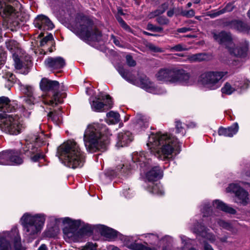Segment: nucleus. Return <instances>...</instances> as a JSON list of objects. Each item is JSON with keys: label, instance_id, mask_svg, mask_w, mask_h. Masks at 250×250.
I'll return each instance as SVG.
<instances>
[{"label": "nucleus", "instance_id": "obj_1", "mask_svg": "<svg viewBox=\"0 0 250 250\" xmlns=\"http://www.w3.org/2000/svg\"><path fill=\"white\" fill-rule=\"evenodd\" d=\"M111 133L105 125L93 124L88 125L84 136L85 146L88 151L94 152L97 150L104 151L110 143Z\"/></svg>", "mask_w": 250, "mask_h": 250}, {"label": "nucleus", "instance_id": "obj_2", "mask_svg": "<svg viewBox=\"0 0 250 250\" xmlns=\"http://www.w3.org/2000/svg\"><path fill=\"white\" fill-rule=\"evenodd\" d=\"M149 142L153 146H157L154 153V155L163 160L169 159L172 157V154L179 152L180 145L177 139L167 134L157 133L152 134L149 137Z\"/></svg>", "mask_w": 250, "mask_h": 250}, {"label": "nucleus", "instance_id": "obj_3", "mask_svg": "<svg viewBox=\"0 0 250 250\" xmlns=\"http://www.w3.org/2000/svg\"><path fill=\"white\" fill-rule=\"evenodd\" d=\"M58 153L64 164L69 167L75 168L81 167L84 157L79 145L73 141H67L58 149Z\"/></svg>", "mask_w": 250, "mask_h": 250}, {"label": "nucleus", "instance_id": "obj_4", "mask_svg": "<svg viewBox=\"0 0 250 250\" xmlns=\"http://www.w3.org/2000/svg\"><path fill=\"white\" fill-rule=\"evenodd\" d=\"M71 30L83 40H88L95 36L96 39L102 36V33L94 26L92 20L82 14H77L71 24Z\"/></svg>", "mask_w": 250, "mask_h": 250}, {"label": "nucleus", "instance_id": "obj_5", "mask_svg": "<svg viewBox=\"0 0 250 250\" xmlns=\"http://www.w3.org/2000/svg\"><path fill=\"white\" fill-rule=\"evenodd\" d=\"M117 70L125 80L134 85L140 86L148 92L154 94H162L166 92L164 89L155 86L145 75L140 76L138 80L131 72L124 69L121 66H118Z\"/></svg>", "mask_w": 250, "mask_h": 250}, {"label": "nucleus", "instance_id": "obj_6", "mask_svg": "<svg viewBox=\"0 0 250 250\" xmlns=\"http://www.w3.org/2000/svg\"><path fill=\"white\" fill-rule=\"evenodd\" d=\"M45 220L43 215H33L30 213H25L21 218V222L26 235L32 238H35L41 232Z\"/></svg>", "mask_w": 250, "mask_h": 250}, {"label": "nucleus", "instance_id": "obj_7", "mask_svg": "<svg viewBox=\"0 0 250 250\" xmlns=\"http://www.w3.org/2000/svg\"><path fill=\"white\" fill-rule=\"evenodd\" d=\"M25 141V146L21 149L22 153L30 157L33 161H38L43 157L38 147L43 143V141L38 135H29Z\"/></svg>", "mask_w": 250, "mask_h": 250}, {"label": "nucleus", "instance_id": "obj_8", "mask_svg": "<svg viewBox=\"0 0 250 250\" xmlns=\"http://www.w3.org/2000/svg\"><path fill=\"white\" fill-rule=\"evenodd\" d=\"M14 243L15 250H25L21 246V238L17 227H14L10 231L0 234V250H11L10 242Z\"/></svg>", "mask_w": 250, "mask_h": 250}, {"label": "nucleus", "instance_id": "obj_9", "mask_svg": "<svg viewBox=\"0 0 250 250\" xmlns=\"http://www.w3.org/2000/svg\"><path fill=\"white\" fill-rule=\"evenodd\" d=\"M40 86L41 89L44 91L52 92L53 93L52 98L50 100H46L45 104L54 107L58 104L62 102L61 98L62 94L59 92L60 83L57 81H52L48 79L43 78L42 79Z\"/></svg>", "mask_w": 250, "mask_h": 250}, {"label": "nucleus", "instance_id": "obj_10", "mask_svg": "<svg viewBox=\"0 0 250 250\" xmlns=\"http://www.w3.org/2000/svg\"><path fill=\"white\" fill-rule=\"evenodd\" d=\"M0 127L10 134L17 135L20 133L22 125L18 116L13 117L12 115H9L2 117L0 113Z\"/></svg>", "mask_w": 250, "mask_h": 250}, {"label": "nucleus", "instance_id": "obj_11", "mask_svg": "<svg viewBox=\"0 0 250 250\" xmlns=\"http://www.w3.org/2000/svg\"><path fill=\"white\" fill-rule=\"evenodd\" d=\"M227 72H208L201 75L200 81L204 86L212 89L217 87L216 84L227 74Z\"/></svg>", "mask_w": 250, "mask_h": 250}, {"label": "nucleus", "instance_id": "obj_12", "mask_svg": "<svg viewBox=\"0 0 250 250\" xmlns=\"http://www.w3.org/2000/svg\"><path fill=\"white\" fill-rule=\"evenodd\" d=\"M211 34L215 41L220 44H224L230 54L233 53L234 44L229 33L225 31L217 32L213 31L211 32Z\"/></svg>", "mask_w": 250, "mask_h": 250}, {"label": "nucleus", "instance_id": "obj_13", "mask_svg": "<svg viewBox=\"0 0 250 250\" xmlns=\"http://www.w3.org/2000/svg\"><path fill=\"white\" fill-rule=\"evenodd\" d=\"M173 83H180L185 85H192L194 80L190 74L183 69L174 68Z\"/></svg>", "mask_w": 250, "mask_h": 250}, {"label": "nucleus", "instance_id": "obj_14", "mask_svg": "<svg viewBox=\"0 0 250 250\" xmlns=\"http://www.w3.org/2000/svg\"><path fill=\"white\" fill-rule=\"evenodd\" d=\"M174 68H162L155 75L157 81L163 83H173Z\"/></svg>", "mask_w": 250, "mask_h": 250}, {"label": "nucleus", "instance_id": "obj_15", "mask_svg": "<svg viewBox=\"0 0 250 250\" xmlns=\"http://www.w3.org/2000/svg\"><path fill=\"white\" fill-rule=\"evenodd\" d=\"M191 230L198 236L206 238L211 242L215 240V236L212 234L208 232V229L198 222L194 223L191 228Z\"/></svg>", "mask_w": 250, "mask_h": 250}, {"label": "nucleus", "instance_id": "obj_16", "mask_svg": "<svg viewBox=\"0 0 250 250\" xmlns=\"http://www.w3.org/2000/svg\"><path fill=\"white\" fill-rule=\"evenodd\" d=\"M34 24L36 27L42 31L50 30L54 28V24L51 21L44 15L38 16L34 20Z\"/></svg>", "mask_w": 250, "mask_h": 250}, {"label": "nucleus", "instance_id": "obj_17", "mask_svg": "<svg viewBox=\"0 0 250 250\" xmlns=\"http://www.w3.org/2000/svg\"><path fill=\"white\" fill-rule=\"evenodd\" d=\"M0 13L2 17L7 21H12L18 16V13L10 4L4 3L2 5L0 9Z\"/></svg>", "mask_w": 250, "mask_h": 250}, {"label": "nucleus", "instance_id": "obj_18", "mask_svg": "<svg viewBox=\"0 0 250 250\" xmlns=\"http://www.w3.org/2000/svg\"><path fill=\"white\" fill-rule=\"evenodd\" d=\"M44 64L48 68L54 70L63 68L65 65V62L64 59L61 57H49L45 60Z\"/></svg>", "mask_w": 250, "mask_h": 250}, {"label": "nucleus", "instance_id": "obj_19", "mask_svg": "<svg viewBox=\"0 0 250 250\" xmlns=\"http://www.w3.org/2000/svg\"><path fill=\"white\" fill-rule=\"evenodd\" d=\"M235 201L243 206H246L250 202L249 194L244 188L238 187L235 184Z\"/></svg>", "mask_w": 250, "mask_h": 250}, {"label": "nucleus", "instance_id": "obj_20", "mask_svg": "<svg viewBox=\"0 0 250 250\" xmlns=\"http://www.w3.org/2000/svg\"><path fill=\"white\" fill-rule=\"evenodd\" d=\"M17 108V104L13 101L11 102L8 97L4 96L0 97V111L13 112Z\"/></svg>", "mask_w": 250, "mask_h": 250}, {"label": "nucleus", "instance_id": "obj_21", "mask_svg": "<svg viewBox=\"0 0 250 250\" xmlns=\"http://www.w3.org/2000/svg\"><path fill=\"white\" fill-rule=\"evenodd\" d=\"M23 154L21 150H9V162L10 165H20L23 163V158L21 154Z\"/></svg>", "mask_w": 250, "mask_h": 250}, {"label": "nucleus", "instance_id": "obj_22", "mask_svg": "<svg viewBox=\"0 0 250 250\" xmlns=\"http://www.w3.org/2000/svg\"><path fill=\"white\" fill-rule=\"evenodd\" d=\"M133 137L132 134L129 131L121 132L118 135V141L117 146L118 147H123L127 146L132 142Z\"/></svg>", "mask_w": 250, "mask_h": 250}, {"label": "nucleus", "instance_id": "obj_23", "mask_svg": "<svg viewBox=\"0 0 250 250\" xmlns=\"http://www.w3.org/2000/svg\"><path fill=\"white\" fill-rule=\"evenodd\" d=\"M247 46L245 44L237 47V52H235V66H240L242 64L244 58L247 56Z\"/></svg>", "mask_w": 250, "mask_h": 250}, {"label": "nucleus", "instance_id": "obj_24", "mask_svg": "<svg viewBox=\"0 0 250 250\" xmlns=\"http://www.w3.org/2000/svg\"><path fill=\"white\" fill-rule=\"evenodd\" d=\"M146 176L149 181H153L162 177L163 171L159 166H155L147 173Z\"/></svg>", "mask_w": 250, "mask_h": 250}, {"label": "nucleus", "instance_id": "obj_25", "mask_svg": "<svg viewBox=\"0 0 250 250\" xmlns=\"http://www.w3.org/2000/svg\"><path fill=\"white\" fill-rule=\"evenodd\" d=\"M6 46L7 48L12 54L13 56L20 55L21 53V49L20 45L16 41L11 40L6 42Z\"/></svg>", "mask_w": 250, "mask_h": 250}, {"label": "nucleus", "instance_id": "obj_26", "mask_svg": "<svg viewBox=\"0 0 250 250\" xmlns=\"http://www.w3.org/2000/svg\"><path fill=\"white\" fill-rule=\"evenodd\" d=\"M23 92L25 95V101L28 104H34L37 102L34 96L33 88L30 86H25L22 89Z\"/></svg>", "mask_w": 250, "mask_h": 250}, {"label": "nucleus", "instance_id": "obj_27", "mask_svg": "<svg viewBox=\"0 0 250 250\" xmlns=\"http://www.w3.org/2000/svg\"><path fill=\"white\" fill-rule=\"evenodd\" d=\"M234 6L233 2L228 3L223 9L220 10L212 11L207 14V15L211 18H215L225 13L229 12L233 10Z\"/></svg>", "mask_w": 250, "mask_h": 250}, {"label": "nucleus", "instance_id": "obj_28", "mask_svg": "<svg viewBox=\"0 0 250 250\" xmlns=\"http://www.w3.org/2000/svg\"><path fill=\"white\" fill-rule=\"evenodd\" d=\"M136 159L141 167H146L149 165L151 162V159L149 158V154L148 152H140L137 155Z\"/></svg>", "mask_w": 250, "mask_h": 250}, {"label": "nucleus", "instance_id": "obj_29", "mask_svg": "<svg viewBox=\"0 0 250 250\" xmlns=\"http://www.w3.org/2000/svg\"><path fill=\"white\" fill-rule=\"evenodd\" d=\"M134 123L141 128H146L148 126L149 118L142 114H137L134 119Z\"/></svg>", "mask_w": 250, "mask_h": 250}, {"label": "nucleus", "instance_id": "obj_30", "mask_svg": "<svg viewBox=\"0 0 250 250\" xmlns=\"http://www.w3.org/2000/svg\"><path fill=\"white\" fill-rule=\"evenodd\" d=\"M235 30L239 32L245 34L250 33V26L241 20H235Z\"/></svg>", "mask_w": 250, "mask_h": 250}, {"label": "nucleus", "instance_id": "obj_31", "mask_svg": "<svg viewBox=\"0 0 250 250\" xmlns=\"http://www.w3.org/2000/svg\"><path fill=\"white\" fill-rule=\"evenodd\" d=\"M213 205L214 208L224 212L229 213L230 214L234 213V209L229 207L226 204L220 200H215L213 202Z\"/></svg>", "mask_w": 250, "mask_h": 250}, {"label": "nucleus", "instance_id": "obj_32", "mask_svg": "<svg viewBox=\"0 0 250 250\" xmlns=\"http://www.w3.org/2000/svg\"><path fill=\"white\" fill-rule=\"evenodd\" d=\"M208 56L206 53H197L188 55L187 60L191 62H200L207 60Z\"/></svg>", "mask_w": 250, "mask_h": 250}, {"label": "nucleus", "instance_id": "obj_33", "mask_svg": "<svg viewBox=\"0 0 250 250\" xmlns=\"http://www.w3.org/2000/svg\"><path fill=\"white\" fill-rule=\"evenodd\" d=\"M148 190L153 193L157 195H162L164 193L163 189L161 188L160 185L157 184H154V183H151L148 185Z\"/></svg>", "mask_w": 250, "mask_h": 250}, {"label": "nucleus", "instance_id": "obj_34", "mask_svg": "<svg viewBox=\"0 0 250 250\" xmlns=\"http://www.w3.org/2000/svg\"><path fill=\"white\" fill-rule=\"evenodd\" d=\"M102 234L109 239H114L117 236V232L113 229L109 228L103 229Z\"/></svg>", "mask_w": 250, "mask_h": 250}, {"label": "nucleus", "instance_id": "obj_35", "mask_svg": "<svg viewBox=\"0 0 250 250\" xmlns=\"http://www.w3.org/2000/svg\"><path fill=\"white\" fill-rule=\"evenodd\" d=\"M218 133L220 136L232 137L234 134V128L232 127L228 128L221 127L219 128Z\"/></svg>", "mask_w": 250, "mask_h": 250}, {"label": "nucleus", "instance_id": "obj_36", "mask_svg": "<svg viewBox=\"0 0 250 250\" xmlns=\"http://www.w3.org/2000/svg\"><path fill=\"white\" fill-rule=\"evenodd\" d=\"M108 122L111 124H116L120 121V115L118 113L111 111L107 113Z\"/></svg>", "mask_w": 250, "mask_h": 250}, {"label": "nucleus", "instance_id": "obj_37", "mask_svg": "<svg viewBox=\"0 0 250 250\" xmlns=\"http://www.w3.org/2000/svg\"><path fill=\"white\" fill-rule=\"evenodd\" d=\"M9 159V150L0 152V164L10 165Z\"/></svg>", "mask_w": 250, "mask_h": 250}, {"label": "nucleus", "instance_id": "obj_38", "mask_svg": "<svg viewBox=\"0 0 250 250\" xmlns=\"http://www.w3.org/2000/svg\"><path fill=\"white\" fill-rule=\"evenodd\" d=\"M132 250H156L155 248H151L139 243H132L128 246Z\"/></svg>", "mask_w": 250, "mask_h": 250}, {"label": "nucleus", "instance_id": "obj_39", "mask_svg": "<svg viewBox=\"0 0 250 250\" xmlns=\"http://www.w3.org/2000/svg\"><path fill=\"white\" fill-rule=\"evenodd\" d=\"M117 170L122 174L124 176H126L129 174L131 171L130 165H119L117 167Z\"/></svg>", "mask_w": 250, "mask_h": 250}, {"label": "nucleus", "instance_id": "obj_40", "mask_svg": "<svg viewBox=\"0 0 250 250\" xmlns=\"http://www.w3.org/2000/svg\"><path fill=\"white\" fill-rule=\"evenodd\" d=\"M168 8V4L167 3H164L162 4L160 6L158 7V8L155 10L154 12H152L150 16V18H153L155 16H158L162 14H163Z\"/></svg>", "mask_w": 250, "mask_h": 250}, {"label": "nucleus", "instance_id": "obj_41", "mask_svg": "<svg viewBox=\"0 0 250 250\" xmlns=\"http://www.w3.org/2000/svg\"><path fill=\"white\" fill-rule=\"evenodd\" d=\"M4 82H7V87L11 86L15 79V76L10 72H7L2 76Z\"/></svg>", "mask_w": 250, "mask_h": 250}, {"label": "nucleus", "instance_id": "obj_42", "mask_svg": "<svg viewBox=\"0 0 250 250\" xmlns=\"http://www.w3.org/2000/svg\"><path fill=\"white\" fill-rule=\"evenodd\" d=\"M176 133H181L182 136H184L186 134V130L183 126L182 123L180 120L175 121Z\"/></svg>", "mask_w": 250, "mask_h": 250}, {"label": "nucleus", "instance_id": "obj_43", "mask_svg": "<svg viewBox=\"0 0 250 250\" xmlns=\"http://www.w3.org/2000/svg\"><path fill=\"white\" fill-rule=\"evenodd\" d=\"M180 14L186 18H191L194 16L195 15V11L193 9H190L189 10H186L183 9V8H181L180 9Z\"/></svg>", "mask_w": 250, "mask_h": 250}, {"label": "nucleus", "instance_id": "obj_44", "mask_svg": "<svg viewBox=\"0 0 250 250\" xmlns=\"http://www.w3.org/2000/svg\"><path fill=\"white\" fill-rule=\"evenodd\" d=\"M104 104L98 100L93 101L91 106L92 108L95 111H99L104 107Z\"/></svg>", "mask_w": 250, "mask_h": 250}, {"label": "nucleus", "instance_id": "obj_45", "mask_svg": "<svg viewBox=\"0 0 250 250\" xmlns=\"http://www.w3.org/2000/svg\"><path fill=\"white\" fill-rule=\"evenodd\" d=\"M188 50V49L186 45H185L183 43H179L170 48V50L171 51L180 52L183 51H187Z\"/></svg>", "mask_w": 250, "mask_h": 250}, {"label": "nucleus", "instance_id": "obj_46", "mask_svg": "<svg viewBox=\"0 0 250 250\" xmlns=\"http://www.w3.org/2000/svg\"><path fill=\"white\" fill-rule=\"evenodd\" d=\"M48 42H50L52 44L54 43L53 37L51 34H49L47 36L43 38L40 42V45L41 46H43Z\"/></svg>", "mask_w": 250, "mask_h": 250}, {"label": "nucleus", "instance_id": "obj_47", "mask_svg": "<svg viewBox=\"0 0 250 250\" xmlns=\"http://www.w3.org/2000/svg\"><path fill=\"white\" fill-rule=\"evenodd\" d=\"M19 56L20 55H16V56H13L15 62V67L17 69H21L23 67V63L19 57Z\"/></svg>", "mask_w": 250, "mask_h": 250}, {"label": "nucleus", "instance_id": "obj_48", "mask_svg": "<svg viewBox=\"0 0 250 250\" xmlns=\"http://www.w3.org/2000/svg\"><path fill=\"white\" fill-rule=\"evenodd\" d=\"M222 91L223 93L230 95L233 92V88L229 83H226L224 86L222 88Z\"/></svg>", "mask_w": 250, "mask_h": 250}, {"label": "nucleus", "instance_id": "obj_49", "mask_svg": "<svg viewBox=\"0 0 250 250\" xmlns=\"http://www.w3.org/2000/svg\"><path fill=\"white\" fill-rule=\"evenodd\" d=\"M47 117L48 120L54 122H56L59 119L58 115L55 110L49 111L47 114Z\"/></svg>", "mask_w": 250, "mask_h": 250}, {"label": "nucleus", "instance_id": "obj_50", "mask_svg": "<svg viewBox=\"0 0 250 250\" xmlns=\"http://www.w3.org/2000/svg\"><path fill=\"white\" fill-rule=\"evenodd\" d=\"M147 29L149 30L155 32H162L163 31V28L161 27L156 26L153 25L152 24L148 23L147 24Z\"/></svg>", "mask_w": 250, "mask_h": 250}, {"label": "nucleus", "instance_id": "obj_51", "mask_svg": "<svg viewBox=\"0 0 250 250\" xmlns=\"http://www.w3.org/2000/svg\"><path fill=\"white\" fill-rule=\"evenodd\" d=\"M126 60L127 65L130 67H133L136 65V62L133 60L132 57L130 55L126 56Z\"/></svg>", "mask_w": 250, "mask_h": 250}, {"label": "nucleus", "instance_id": "obj_52", "mask_svg": "<svg viewBox=\"0 0 250 250\" xmlns=\"http://www.w3.org/2000/svg\"><path fill=\"white\" fill-rule=\"evenodd\" d=\"M218 223L220 226L227 229H229L231 228V225L229 223L226 222L224 220H219L218 221Z\"/></svg>", "mask_w": 250, "mask_h": 250}, {"label": "nucleus", "instance_id": "obj_53", "mask_svg": "<svg viewBox=\"0 0 250 250\" xmlns=\"http://www.w3.org/2000/svg\"><path fill=\"white\" fill-rule=\"evenodd\" d=\"M157 22L161 25H166L168 23V20L166 18L159 17L156 19Z\"/></svg>", "mask_w": 250, "mask_h": 250}, {"label": "nucleus", "instance_id": "obj_54", "mask_svg": "<svg viewBox=\"0 0 250 250\" xmlns=\"http://www.w3.org/2000/svg\"><path fill=\"white\" fill-rule=\"evenodd\" d=\"M6 59V53L5 51L0 48V65L3 63Z\"/></svg>", "mask_w": 250, "mask_h": 250}, {"label": "nucleus", "instance_id": "obj_55", "mask_svg": "<svg viewBox=\"0 0 250 250\" xmlns=\"http://www.w3.org/2000/svg\"><path fill=\"white\" fill-rule=\"evenodd\" d=\"M96 244L88 243L84 247V250H96Z\"/></svg>", "mask_w": 250, "mask_h": 250}, {"label": "nucleus", "instance_id": "obj_56", "mask_svg": "<svg viewBox=\"0 0 250 250\" xmlns=\"http://www.w3.org/2000/svg\"><path fill=\"white\" fill-rule=\"evenodd\" d=\"M148 47H149V48L151 50H152V51H154L155 52H161L162 51L161 48H159L158 47H157V46H156L152 44H149Z\"/></svg>", "mask_w": 250, "mask_h": 250}, {"label": "nucleus", "instance_id": "obj_57", "mask_svg": "<svg viewBox=\"0 0 250 250\" xmlns=\"http://www.w3.org/2000/svg\"><path fill=\"white\" fill-rule=\"evenodd\" d=\"M226 191L228 193H233L234 192V184H230L226 188Z\"/></svg>", "mask_w": 250, "mask_h": 250}, {"label": "nucleus", "instance_id": "obj_58", "mask_svg": "<svg viewBox=\"0 0 250 250\" xmlns=\"http://www.w3.org/2000/svg\"><path fill=\"white\" fill-rule=\"evenodd\" d=\"M191 30V28L188 27H182L177 29L178 33H186Z\"/></svg>", "mask_w": 250, "mask_h": 250}, {"label": "nucleus", "instance_id": "obj_59", "mask_svg": "<svg viewBox=\"0 0 250 250\" xmlns=\"http://www.w3.org/2000/svg\"><path fill=\"white\" fill-rule=\"evenodd\" d=\"M111 39L113 40V42L114 44L118 46H121V45L120 44V41L118 39H117L115 36L114 35H111Z\"/></svg>", "mask_w": 250, "mask_h": 250}, {"label": "nucleus", "instance_id": "obj_60", "mask_svg": "<svg viewBox=\"0 0 250 250\" xmlns=\"http://www.w3.org/2000/svg\"><path fill=\"white\" fill-rule=\"evenodd\" d=\"M204 250H214L212 246L208 243H205L204 245Z\"/></svg>", "mask_w": 250, "mask_h": 250}, {"label": "nucleus", "instance_id": "obj_61", "mask_svg": "<svg viewBox=\"0 0 250 250\" xmlns=\"http://www.w3.org/2000/svg\"><path fill=\"white\" fill-rule=\"evenodd\" d=\"M124 29H125V30L130 32L131 29L130 27L125 22L121 25Z\"/></svg>", "mask_w": 250, "mask_h": 250}, {"label": "nucleus", "instance_id": "obj_62", "mask_svg": "<svg viewBox=\"0 0 250 250\" xmlns=\"http://www.w3.org/2000/svg\"><path fill=\"white\" fill-rule=\"evenodd\" d=\"M188 128H193L196 126V124L194 122H190L187 125Z\"/></svg>", "mask_w": 250, "mask_h": 250}, {"label": "nucleus", "instance_id": "obj_63", "mask_svg": "<svg viewBox=\"0 0 250 250\" xmlns=\"http://www.w3.org/2000/svg\"><path fill=\"white\" fill-rule=\"evenodd\" d=\"M38 250H47V248L45 244H42L39 248Z\"/></svg>", "mask_w": 250, "mask_h": 250}, {"label": "nucleus", "instance_id": "obj_64", "mask_svg": "<svg viewBox=\"0 0 250 250\" xmlns=\"http://www.w3.org/2000/svg\"><path fill=\"white\" fill-rule=\"evenodd\" d=\"M109 250H121L119 248L114 246H110L109 247Z\"/></svg>", "mask_w": 250, "mask_h": 250}]
</instances>
